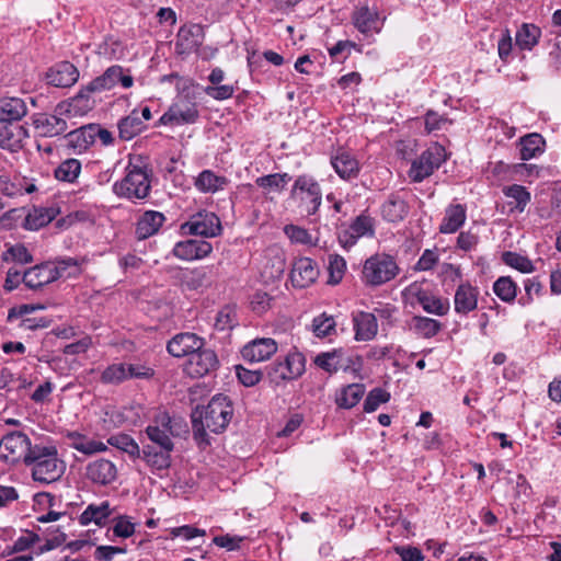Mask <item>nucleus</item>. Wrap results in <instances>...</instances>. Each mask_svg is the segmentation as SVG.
<instances>
[{
    "instance_id": "nucleus-1",
    "label": "nucleus",
    "mask_w": 561,
    "mask_h": 561,
    "mask_svg": "<svg viewBox=\"0 0 561 561\" xmlns=\"http://www.w3.org/2000/svg\"><path fill=\"white\" fill-rule=\"evenodd\" d=\"M232 414L231 401L224 394L214 396L206 407L196 408L193 411L194 435L204 440L208 432H222L229 424Z\"/></svg>"
},
{
    "instance_id": "nucleus-2",
    "label": "nucleus",
    "mask_w": 561,
    "mask_h": 561,
    "mask_svg": "<svg viewBox=\"0 0 561 561\" xmlns=\"http://www.w3.org/2000/svg\"><path fill=\"white\" fill-rule=\"evenodd\" d=\"M26 466L31 468L32 478L42 484L53 483L61 478L65 472V462L58 457L54 445L36 444Z\"/></svg>"
},
{
    "instance_id": "nucleus-3",
    "label": "nucleus",
    "mask_w": 561,
    "mask_h": 561,
    "mask_svg": "<svg viewBox=\"0 0 561 561\" xmlns=\"http://www.w3.org/2000/svg\"><path fill=\"white\" fill-rule=\"evenodd\" d=\"M399 273L400 267L392 255L376 253L364 262L362 282L369 287H379L394 279Z\"/></svg>"
},
{
    "instance_id": "nucleus-4",
    "label": "nucleus",
    "mask_w": 561,
    "mask_h": 561,
    "mask_svg": "<svg viewBox=\"0 0 561 561\" xmlns=\"http://www.w3.org/2000/svg\"><path fill=\"white\" fill-rule=\"evenodd\" d=\"M117 196L128 199H144L150 192V180L145 167L129 163L125 178L113 185Z\"/></svg>"
},
{
    "instance_id": "nucleus-5",
    "label": "nucleus",
    "mask_w": 561,
    "mask_h": 561,
    "mask_svg": "<svg viewBox=\"0 0 561 561\" xmlns=\"http://www.w3.org/2000/svg\"><path fill=\"white\" fill-rule=\"evenodd\" d=\"M401 295L405 305L411 307L420 305L427 313L444 316L449 309L448 301L434 295L426 283L414 282L407 286Z\"/></svg>"
},
{
    "instance_id": "nucleus-6",
    "label": "nucleus",
    "mask_w": 561,
    "mask_h": 561,
    "mask_svg": "<svg viewBox=\"0 0 561 561\" xmlns=\"http://www.w3.org/2000/svg\"><path fill=\"white\" fill-rule=\"evenodd\" d=\"M77 267L73 259L61 260L57 263H43L26 270L23 283L31 289L41 288L66 275L68 267Z\"/></svg>"
},
{
    "instance_id": "nucleus-7",
    "label": "nucleus",
    "mask_w": 561,
    "mask_h": 561,
    "mask_svg": "<svg viewBox=\"0 0 561 561\" xmlns=\"http://www.w3.org/2000/svg\"><path fill=\"white\" fill-rule=\"evenodd\" d=\"M199 117L196 102L187 94L179 95L154 126H182L195 124Z\"/></svg>"
},
{
    "instance_id": "nucleus-8",
    "label": "nucleus",
    "mask_w": 561,
    "mask_h": 561,
    "mask_svg": "<svg viewBox=\"0 0 561 561\" xmlns=\"http://www.w3.org/2000/svg\"><path fill=\"white\" fill-rule=\"evenodd\" d=\"M446 160L445 148L438 144L431 145L411 163L408 172L412 182H422L437 170Z\"/></svg>"
},
{
    "instance_id": "nucleus-9",
    "label": "nucleus",
    "mask_w": 561,
    "mask_h": 561,
    "mask_svg": "<svg viewBox=\"0 0 561 561\" xmlns=\"http://www.w3.org/2000/svg\"><path fill=\"white\" fill-rule=\"evenodd\" d=\"M33 447L30 437L25 433L11 432L0 440V459L11 465L20 461L26 465Z\"/></svg>"
},
{
    "instance_id": "nucleus-10",
    "label": "nucleus",
    "mask_w": 561,
    "mask_h": 561,
    "mask_svg": "<svg viewBox=\"0 0 561 561\" xmlns=\"http://www.w3.org/2000/svg\"><path fill=\"white\" fill-rule=\"evenodd\" d=\"M291 195L299 201V206L309 216L318 211L322 202L320 185L309 175H300L296 179Z\"/></svg>"
},
{
    "instance_id": "nucleus-11",
    "label": "nucleus",
    "mask_w": 561,
    "mask_h": 561,
    "mask_svg": "<svg viewBox=\"0 0 561 561\" xmlns=\"http://www.w3.org/2000/svg\"><path fill=\"white\" fill-rule=\"evenodd\" d=\"M305 371V359L300 353H289L282 360H276L267 367V376L272 382L279 385L293 380Z\"/></svg>"
},
{
    "instance_id": "nucleus-12",
    "label": "nucleus",
    "mask_w": 561,
    "mask_h": 561,
    "mask_svg": "<svg viewBox=\"0 0 561 561\" xmlns=\"http://www.w3.org/2000/svg\"><path fill=\"white\" fill-rule=\"evenodd\" d=\"M181 230L186 234L214 238L221 232V224L216 214L203 210L192 215Z\"/></svg>"
},
{
    "instance_id": "nucleus-13",
    "label": "nucleus",
    "mask_w": 561,
    "mask_h": 561,
    "mask_svg": "<svg viewBox=\"0 0 561 561\" xmlns=\"http://www.w3.org/2000/svg\"><path fill=\"white\" fill-rule=\"evenodd\" d=\"M386 16L380 15L376 8L368 5L357 7L352 14L355 28L365 36L379 34L383 27Z\"/></svg>"
},
{
    "instance_id": "nucleus-14",
    "label": "nucleus",
    "mask_w": 561,
    "mask_h": 561,
    "mask_svg": "<svg viewBox=\"0 0 561 561\" xmlns=\"http://www.w3.org/2000/svg\"><path fill=\"white\" fill-rule=\"evenodd\" d=\"M375 232L374 220L366 215L358 216L346 229L339 232L340 245L350 250L363 237H373Z\"/></svg>"
},
{
    "instance_id": "nucleus-15",
    "label": "nucleus",
    "mask_w": 561,
    "mask_h": 561,
    "mask_svg": "<svg viewBox=\"0 0 561 561\" xmlns=\"http://www.w3.org/2000/svg\"><path fill=\"white\" fill-rule=\"evenodd\" d=\"M115 514V506L110 501H99L87 505V507L79 515V524L81 526L95 525L99 528H104L111 522Z\"/></svg>"
},
{
    "instance_id": "nucleus-16",
    "label": "nucleus",
    "mask_w": 561,
    "mask_h": 561,
    "mask_svg": "<svg viewBox=\"0 0 561 561\" xmlns=\"http://www.w3.org/2000/svg\"><path fill=\"white\" fill-rule=\"evenodd\" d=\"M100 92L99 90L90 89V83L81 89L73 98L57 105L56 112L58 114H68L69 116H83L89 113L94 106V100L91 93Z\"/></svg>"
},
{
    "instance_id": "nucleus-17",
    "label": "nucleus",
    "mask_w": 561,
    "mask_h": 561,
    "mask_svg": "<svg viewBox=\"0 0 561 561\" xmlns=\"http://www.w3.org/2000/svg\"><path fill=\"white\" fill-rule=\"evenodd\" d=\"M218 366L217 355L208 348L194 352L185 364V371L194 378L203 377L215 370Z\"/></svg>"
},
{
    "instance_id": "nucleus-18",
    "label": "nucleus",
    "mask_w": 561,
    "mask_h": 561,
    "mask_svg": "<svg viewBox=\"0 0 561 561\" xmlns=\"http://www.w3.org/2000/svg\"><path fill=\"white\" fill-rule=\"evenodd\" d=\"M286 268V259L284 252L278 248H268L265 250L261 262V276L265 283L279 279Z\"/></svg>"
},
{
    "instance_id": "nucleus-19",
    "label": "nucleus",
    "mask_w": 561,
    "mask_h": 561,
    "mask_svg": "<svg viewBox=\"0 0 561 561\" xmlns=\"http://www.w3.org/2000/svg\"><path fill=\"white\" fill-rule=\"evenodd\" d=\"M146 434L150 440L148 445H156L158 448L173 450L171 419L168 414L160 415L153 424L146 428Z\"/></svg>"
},
{
    "instance_id": "nucleus-20",
    "label": "nucleus",
    "mask_w": 561,
    "mask_h": 561,
    "mask_svg": "<svg viewBox=\"0 0 561 561\" xmlns=\"http://www.w3.org/2000/svg\"><path fill=\"white\" fill-rule=\"evenodd\" d=\"M117 83H121L124 89H129L134 84V78L123 67L115 65L91 81L90 89L104 91L114 88Z\"/></svg>"
},
{
    "instance_id": "nucleus-21",
    "label": "nucleus",
    "mask_w": 561,
    "mask_h": 561,
    "mask_svg": "<svg viewBox=\"0 0 561 561\" xmlns=\"http://www.w3.org/2000/svg\"><path fill=\"white\" fill-rule=\"evenodd\" d=\"M28 138V129L23 125L0 122V148L10 152L22 149Z\"/></svg>"
},
{
    "instance_id": "nucleus-22",
    "label": "nucleus",
    "mask_w": 561,
    "mask_h": 561,
    "mask_svg": "<svg viewBox=\"0 0 561 561\" xmlns=\"http://www.w3.org/2000/svg\"><path fill=\"white\" fill-rule=\"evenodd\" d=\"M33 126L41 137H56L68 129L67 121L57 114L37 113L33 116Z\"/></svg>"
},
{
    "instance_id": "nucleus-23",
    "label": "nucleus",
    "mask_w": 561,
    "mask_h": 561,
    "mask_svg": "<svg viewBox=\"0 0 561 561\" xmlns=\"http://www.w3.org/2000/svg\"><path fill=\"white\" fill-rule=\"evenodd\" d=\"M278 350L275 340L271 337L255 339L245 344L241 351L242 357L251 363L267 360Z\"/></svg>"
},
{
    "instance_id": "nucleus-24",
    "label": "nucleus",
    "mask_w": 561,
    "mask_h": 561,
    "mask_svg": "<svg viewBox=\"0 0 561 561\" xmlns=\"http://www.w3.org/2000/svg\"><path fill=\"white\" fill-rule=\"evenodd\" d=\"M318 275V266L311 259L299 257L293 264L290 279L295 287L306 288L317 280Z\"/></svg>"
},
{
    "instance_id": "nucleus-25",
    "label": "nucleus",
    "mask_w": 561,
    "mask_h": 561,
    "mask_svg": "<svg viewBox=\"0 0 561 561\" xmlns=\"http://www.w3.org/2000/svg\"><path fill=\"white\" fill-rule=\"evenodd\" d=\"M479 288L470 283L458 285L454 296V308L458 314H468L478 308Z\"/></svg>"
},
{
    "instance_id": "nucleus-26",
    "label": "nucleus",
    "mask_w": 561,
    "mask_h": 561,
    "mask_svg": "<svg viewBox=\"0 0 561 561\" xmlns=\"http://www.w3.org/2000/svg\"><path fill=\"white\" fill-rule=\"evenodd\" d=\"M352 323L356 341H371L378 333V321L375 313L355 311L352 313Z\"/></svg>"
},
{
    "instance_id": "nucleus-27",
    "label": "nucleus",
    "mask_w": 561,
    "mask_h": 561,
    "mask_svg": "<svg viewBox=\"0 0 561 561\" xmlns=\"http://www.w3.org/2000/svg\"><path fill=\"white\" fill-rule=\"evenodd\" d=\"M213 251V247L207 241L185 240L175 243L172 252L174 256L183 261L201 260L208 256Z\"/></svg>"
},
{
    "instance_id": "nucleus-28",
    "label": "nucleus",
    "mask_w": 561,
    "mask_h": 561,
    "mask_svg": "<svg viewBox=\"0 0 561 561\" xmlns=\"http://www.w3.org/2000/svg\"><path fill=\"white\" fill-rule=\"evenodd\" d=\"M204 346V340L194 333H180L168 343V352L174 357L191 356Z\"/></svg>"
},
{
    "instance_id": "nucleus-29",
    "label": "nucleus",
    "mask_w": 561,
    "mask_h": 561,
    "mask_svg": "<svg viewBox=\"0 0 561 561\" xmlns=\"http://www.w3.org/2000/svg\"><path fill=\"white\" fill-rule=\"evenodd\" d=\"M171 451L158 448L156 445H144L140 457L152 473L161 476V471L167 470L171 465Z\"/></svg>"
},
{
    "instance_id": "nucleus-30",
    "label": "nucleus",
    "mask_w": 561,
    "mask_h": 561,
    "mask_svg": "<svg viewBox=\"0 0 561 561\" xmlns=\"http://www.w3.org/2000/svg\"><path fill=\"white\" fill-rule=\"evenodd\" d=\"M78 69L68 61L55 65L46 73L47 82L58 88L71 87L78 81Z\"/></svg>"
},
{
    "instance_id": "nucleus-31",
    "label": "nucleus",
    "mask_w": 561,
    "mask_h": 561,
    "mask_svg": "<svg viewBox=\"0 0 561 561\" xmlns=\"http://www.w3.org/2000/svg\"><path fill=\"white\" fill-rule=\"evenodd\" d=\"M87 477L94 483L107 485L116 480L117 468L107 459H96L87 467Z\"/></svg>"
},
{
    "instance_id": "nucleus-32",
    "label": "nucleus",
    "mask_w": 561,
    "mask_h": 561,
    "mask_svg": "<svg viewBox=\"0 0 561 561\" xmlns=\"http://www.w3.org/2000/svg\"><path fill=\"white\" fill-rule=\"evenodd\" d=\"M36 190V185L27 178L14 176L11 179L0 174V194L7 197H19L24 193L31 194Z\"/></svg>"
},
{
    "instance_id": "nucleus-33",
    "label": "nucleus",
    "mask_w": 561,
    "mask_h": 561,
    "mask_svg": "<svg viewBox=\"0 0 561 561\" xmlns=\"http://www.w3.org/2000/svg\"><path fill=\"white\" fill-rule=\"evenodd\" d=\"M27 114L25 101L16 96L0 98V122L14 123Z\"/></svg>"
},
{
    "instance_id": "nucleus-34",
    "label": "nucleus",
    "mask_w": 561,
    "mask_h": 561,
    "mask_svg": "<svg viewBox=\"0 0 561 561\" xmlns=\"http://www.w3.org/2000/svg\"><path fill=\"white\" fill-rule=\"evenodd\" d=\"M331 164L339 176L343 180L356 178L359 172L357 159L348 151L339 150L331 157Z\"/></svg>"
},
{
    "instance_id": "nucleus-35",
    "label": "nucleus",
    "mask_w": 561,
    "mask_h": 561,
    "mask_svg": "<svg viewBox=\"0 0 561 561\" xmlns=\"http://www.w3.org/2000/svg\"><path fill=\"white\" fill-rule=\"evenodd\" d=\"M165 217L160 211L149 210L140 216L137 221L136 234L142 240L147 239L159 231L163 225Z\"/></svg>"
},
{
    "instance_id": "nucleus-36",
    "label": "nucleus",
    "mask_w": 561,
    "mask_h": 561,
    "mask_svg": "<svg viewBox=\"0 0 561 561\" xmlns=\"http://www.w3.org/2000/svg\"><path fill=\"white\" fill-rule=\"evenodd\" d=\"M467 209L461 204H450L445 209L444 218L439 226L442 233L456 232L466 221Z\"/></svg>"
},
{
    "instance_id": "nucleus-37",
    "label": "nucleus",
    "mask_w": 561,
    "mask_h": 561,
    "mask_svg": "<svg viewBox=\"0 0 561 561\" xmlns=\"http://www.w3.org/2000/svg\"><path fill=\"white\" fill-rule=\"evenodd\" d=\"M112 525L106 529V537L114 541L115 538L127 539L136 531V523L128 515H113Z\"/></svg>"
},
{
    "instance_id": "nucleus-38",
    "label": "nucleus",
    "mask_w": 561,
    "mask_h": 561,
    "mask_svg": "<svg viewBox=\"0 0 561 561\" xmlns=\"http://www.w3.org/2000/svg\"><path fill=\"white\" fill-rule=\"evenodd\" d=\"M546 141L537 133L528 134L519 139V157L522 160H530L541 156L545 152Z\"/></svg>"
},
{
    "instance_id": "nucleus-39",
    "label": "nucleus",
    "mask_w": 561,
    "mask_h": 561,
    "mask_svg": "<svg viewBox=\"0 0 561 561\" xmlns=\"http://www.w3.org/2000/svg\"><path fill=\"white\" fill-rule=\"evenodd\" d=\"M365 393V387L362 383H351L342 387L335 393V403L339 408L351 409L355 407Z\"/></svg>"
},
{
    "instance_id": "nucleus-40",
    "label": "nucleus",
    "mask_w": 561,
    "mask_h": 561,
    "mask_svg": "<svg viewBox=\"0 0 561 561\" xmlns=\"http://www.w3.org/2000/svg\"><path fill=\"white\" fill-rule=\"evenodd\" d=\"M196 188L202 193H215L224 190L228 184L225 176H219L210 170L202 171L194 182Z\"/></svg>"
},
{
    "instance_id": "nucleus-41",
    "label": "nucleus",
    "mask_w": 561,
    "mask_h": 561,
    "mask_svg": "<svg viewBox=\"0 0 561 561\" xmlns=\"http://www.w3.org/2000/svg\"><path fill=\"white\" fill-rule=\"evenodd\" d=\"M503 193L510 199L508 205L512 211L523 213L530 202V193L523 185L505 186Z\"/></svg>"
},
{
    "instance_id": "nucleus-42",
    "label": "nucleus",
    "mask_w": 561,
    "mask_h": 561,
    "mask_svg": "<svg viewBox=\"0 0 561 561\" xmlns=\"http://www.w3.org/2000/svg\"><path fill=\"white\" fill-rule=\"evenodd\" d=\"M382 217L390 222L401 221L408 214L405 202L398 195H390L381 207Z\"/></svg>"
},
{
    "instance_id": "nucleus-43",
    "label": "nucleus",
    "mask_w": 561,
    "mask_h": 561,
    "mask_svg": "<svg viewBox=\"0 0 561 561\" xmlns=\"http://www.w3.org/2000/svg\"><path fill=\"white\" fill-rule=\"evenodd\" d=\"M144 128V121L137 110H133L128 116L118 122L119 137L124 140L133 139L140 134Z\"/></svg>"
},
{
    "instance_id": "nucleus-44",
    "label": "nucleus",
    "mask_w": 561,
    "mask_h": 561,
    "mask_svg": "<svg viewBox=\"0 0 561 561\" xmlns=\"http://www.w3.org/2000/svg\"><path fill=\"white\" fill-rule=\"evenodd\" d=\"M92 131L93 128H91V125H85L67 133V146L73 148L78 152L87 150L89 146L93 144Z\"/></svg>"
},
{
    "instance_id": "nucleus-45",
    "label": "nucleus",
    "mask_w": 561,
    "mask_h": 561,
    "mask_svg": "<svg viewBox=\"0 0 561 561\" xmlns=\"http://www.w3.org/2000/svg\"><path fill=\"white\" fill-rule=\"evenodd\" d=\"M541 36V31L535 24L524 23L516 32L515 39L517 46L523 50H530L537 44Z\"/></svg>"
},
{
    "instance_id": "nucleus-46",
    "label": "nucleus",
    "mask_w": 561,
    "mask_h": 561,
    "mask_svg": "<svg viewBox=\"0 0 561 561\" xmlns=\"http://www.w3.org/2000/svg\"><path fill=\"white\" fill-rule=\"evenodd\" d=\"M70 446L84 455H93L107 449V446L99 440L91 439L79 433L69 435Z\"/></svg>"
},
{
    "instance_id": "nucleus-47",
    "label": "nucleus",
    "mask_w": 561,
    "mask_h": 561,
    "mask_svg": "<svg viewBox=\"0 0 561 561\" xmlns=\"http://www.w3.org/2000/svg\"><path fill=\"white\" fill-rule=\"evenodd\" d=\"M38 522L41 523H55L60 522L57 526V530L60 531L58 537V543L65 542L67 540L66 530L72 526V518L70 514L67 512H56L49 511L46 514H43L38 517Z\"/></svg>"
},
{
    "instance_id": "nucleus-48",
    "label": "nucleus",
    "mask_w": 561,
    "mask_h": 561,
    "mask_svg": "<svg viewBox=\"0 0 561 561\" xmlns=\"http://www.w3.org/2000/svg\"><path fill=\"white\" fill-rule=\"evenodd\" d=\"M81 173V162L78 159L70 158L62 161L55 169V178L58 181L75 183Z\"/></svg>"
},
{
    "instance_id": "nucleus-49",
    "label": "nucleus",
    "mask_w": 561,
    "mask_h": 561,
    "mask_svg": "<svg viewBox=\"0 0 561 561\" xmlns=\"http://www.w3.org/2000/svg\"><path fill=\"white\" fill-rule=\"evenodd\" d=\"M517 285L510 276H501L493 284L494 294L504 302L511 304L517 295Z\"/></svg>"
},
{
    "instance_id": "nucleus-50",
    "label": "nucleus",
    "mask_w": 561,
    "mask_h": 561,
    "mask_svg": "<svg viewBox=\"0 0 561 561\" xmlns=\"http://www.w3.org/2000/svg\"><path fill=\"white\" fill-rule=\"evenodd\" d=\"M289 181L288 174H268L257 178L255 183L259 187L263 188L265 194L280 193Z\"/></svg>"
},
{
    "instance_id": "nucleus-51",
    "label": "nucleus",
    "mask_w": 561,
    "mask_h": 561,
    "mask_svg": "<svg viewBox=\"0 0 561 561\" xmlns=\"http://www.w3.org/2000/svg\"><path fill=\"white\" fill-rule=\"evenodd\" d=\"M502 261L510 267L515 268L524 274H529L535 271L533 262L525 255L516 252H504L502 254Z\"/></svg>"
},
{
    "instance_id": "nucleus-52",
    "label": "nucleus",
    "mask_w": 561,
    "mask_h": 561,
    "mask_svg": "<svg viewBox=\"0 0 561 561\" xmlns=\"http://www.w3.org/2000/svg\"><path fill=\"white\" fill-rule=\"evenodd\" d=\"M107 443L114 446L131 457H140V447L133 437L127 434H116L108 438Z\"/></svg>"
},
{
    "instance_id": "nucleus-53",
    "label": "nucleus",
    "mask_w": 561,
    "mask_h": 561,
    "mask_svg": "<svg viewBox=\"0 0 561 561\" xmlns=\"http://www.w3.org/2000/svg\"><path fill=\"white\" fill-rule=\"evenodd\" d=\"M314 363L328 373H335L343 366V353L333 351L319 354Z\"/></svg>"
},
{
    "instance_id": "nucleus-54",
    "label": "nucleus",
    "mask_w": 561,
    "mask_h": 561,
    "mask_svg": "<svg viewBox=\"0 0 561 561\" xmlns=\"http://www.w3.org/2000/svg\"><path fill=\"white\" fill-rule=\"evenodd\" d=\"M411 328L423 337H432L437 334L440 324L434 319L417 316L412 319Z\"/></svg>"
},
{
    "instance_id": "nucleus-55",
    "label": "nucleus",
    "mask_w": 561,
    "mask_h": 561,
    "mask_svg": "<svg viewBox=\"0 0 561 561\" xmlns=\"http://www.w3.org/2000/svg\"><path fill=\"white\" fill-rule=\"evenodd\" d=\"M346 271V261L339 254H330L328 257L329 284H339Z\"/></svg>"
},
{
    "instance_id": "nucleus-56",
    "label": "nucleus",
    "mask_w": 561,
    "mask_h": 561,
    "mask_svg": "<svg viewBox=\"0 0 561 561\" xmlns=\"http://www.w3.org/2000/svg\"><path fill=\"white\" fill-rule=\"evenodd\" d=\"M284 233L293 242L302 245H316L312 234L300 226L287 225L284 228Z\"/></svg>"
},
{
    "instance_id": "nucleus-57",
    "label": "nucleus",
    "mask_w": 561,
    "mask_h": 561,
    "mask_svg": "<svg viewBox=\"0 0 561 561\" xmlns=\"http://www.w3.org/2000/svg\"><path fill=\"white\" fill-rule=\"evenodd\" d=\"M335 320L333 317L322 313L312 320V332L318 337H328L335 333Z\"/></svg>"
},
{
    "instance_id": "nucleus-58",
    "label": "nucleus",
    "mask_w": 561,
    "mask_h": 561,
    "mask_svg": "<svg viewBox=\"0 0 561 561\" xmlns=\"http://www.w3.org/2000/svg\"><path fill=\"white\" fill-rule=\"evenodd\" d=\"M2 260L4 262L27 264L33 262V256L23 244L18 243L7 248L2 253Z\"/></svg>"
},
{
    "instance_id": "nucleus-59",
    "label": "nucleus",
    "mask_w": 561,
    "mask_h": 561,
    "mask_svg": "<svg viewBox=\"0 0 561 561\" xmlns=\"http://www.w3.org/2000/svg\"><path fill=\"white\" fill-rule=\"evenodd\" d=\"M127 379V363L112 364L101 375V380L104 383H119Z\"/></svg>"
},
{
    "instance_id": "nucleus-60",
    "label": "nucleus",
    "mask_w": 561,
    "mask_h": 561,
    "mask_svg": "<svg viewBox=\"0 0 561 561\" xmlns=\"http://www.w3.org/2000/svg\"><path fill=\"white\" fill-rule=\"evenodd\" d=\"M390 400V393L381 388L373 389L365 399L364 410L367 413L376 411L380 404Z\"/></svg>"
},
{
    "instance_id": "nucleus-61",
    "label": "nucleus",
    "mask_w": 561,
    "mask_h": 561,
    "mask_svg": "<svg viewBox=\"0 0 561 561\" xmlns=\"http://www.w3.org/2000/svg\"><path fill=\"white\" fill-rule=\"evenodd\" d=\"M154 376V369L146 363H127L128 379H151Z\"/></svg>"
},
{
    "instance_id": "nucleus-62",
    "label": "nucleus",
    "mask_w": 561,
    "mask_h": 561,
    "mask_svg": "<svg viewBox=\"0 0 561 561\" xmlns=\"http://www.w3.org/2000/svg\"><path fill=\"white\" fill-rule=\"evenodd\" d=\"M127 549L118 546H98L93 557L96 561H112L117 554H125Z\"/></svg>"
},
{
    "instance_id": "nucleus-63",
    "label": "nucleus",
    "mask_w": 561,
    "mask_h": 561,
    "mask_svg": "<svg viewBox=\"0 0 561 561\" xmlns=\"http://www.w3.org/2000/svg\"><path fill=\"white\" fill-rule=\"evenodd\" d=\"M204 92L213 98L214 100L224 101L230 99L234 93V88L231 84H218V85H207L204 89Z\"/></svg>"
},
{
    "instance_id": "nucleus-64",
    "label": "nucleus",
    "mask_w": 561,
    "mask_h": 561,
    "mask_svg": "<svg viewBox=\"0 0 561 561\" xmlns=\"http://www.w3.org/2000/svg\"><path fill=\"white\" fill-rule=\"evenodd\" d=\"M525 296L518 302L522 306H527L534 301V296H539L542 290L541 284L536 278H528L524 283Z\"/></svg>"
}]
</instances>
